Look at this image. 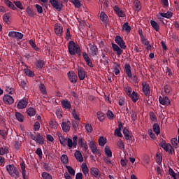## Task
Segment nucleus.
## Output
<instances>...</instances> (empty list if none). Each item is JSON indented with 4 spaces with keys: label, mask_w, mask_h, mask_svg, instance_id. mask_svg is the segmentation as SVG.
Listing matches in <instances>:
<instances>
[{
    "label": "nucleus",
    "mask_w": 179,
    "mask_h": 179,
    "mask_svg": "<svg viewBox=\"0 0 179 179\" xmlns=\"http://www.w3.org/2000/svg\"><path fill=\"white\" fill-rule=\"evenodd\" d=\"M142 86H143V88H142L143 92L145 94L146 97H149L150 94L149 84L146 83H143Z\"/></svg>",
    "instance_id": "17"
},
{
    "label": "nucleus",
    "mask_w": 179,
    "mask_h": 179,
    "mask_svg": "<svg viewBox=\"0 0 179 179\" xmlns=\"http://www.w3.org/2000/svg\"><path fill=\"white\" fill-rule=\"evenodd\" d=\"M36 142H38L41 145L44 144V138L39 133L36 134Z\"/></svg>",
    "instance_id": "35"
},
{
    "label": "nucleus",
    "mask_w": 179,
    "mask_h": 179,
    "mask_svg": "<svg viewBox=\"0 0 179 179\" xmlns=\"http://www.w3.org/2000/svg\"><path fill=\"white\" fill-rule=\"evenodd\" d=\"M78 144L80 145V148H83V150L87 151L88 150V145L83 138L80 137L78 140Z\"/></svg>",
    "instance_id": "18"
},
{
    "label": "nucleus",
    "mask_w": 179,
    "mask_h": 179,
    "mask_svg": "<svg viewBox=\"0 0 179 179\" xmlns=\"http://www.w3.org/2000/svg\"><path fill=\"white\" fill-rule=\"evenodd\" d=\"M35 66L37 69H42L45 66V63L43 59H36Z\"/></svg>",
    "instance_id": "20"
},
{
    "label": "nucleus",
    "mask_w": 179,
    "mask_h": 179,
    "mask_svg": "<svg viewBox=\"0 0 179 179\" xmlns=\"http://www.w3.org/2000/svg\"><path fill=\"white\" fill-rule=\"evenodd\" d=\"M161 147L166 152H169V153L170 155H173V153H175V150L173 148V146H171V144L170 143H163L161 144Z\"/></svg>",
    "instance_id": "5"
},
{
    "label": "nucleus",
    "mask_w": 179,
    "mask_h": 179,
    "mask_svg": "<svg viewBox=\"0 0 179 179\" xmlns=\"http://www.w3.org/2000/svg\"><path fill=\"white\" fill-rule=\"evenodd\" d=\"M129 97L131 99V101L134 103L137 102V101H138V99H139L138 94L137 92H135V91H132V92L131 93V94L129 95Z\"/></svg>",
    "instance_id": "24"
},
{
    "label": "nucleus",
    "mask_w": 179,
    "mask_h": 179,
    "mask_svg": "<svg viewBox=\"0 0 179 179\" xmlns=\"http://www.w3.org/2000/svg\"><path fill=\"white\" fill-rule=\"evenodd\" d=\"M50 3L54 9L57 10V12H60L62 10V2L59 1L58 0H50Z\"/></svg>",
    "instance_id": "3"
},
{
    "label": "nucleus",
    "mask_w": 179,
    "mask_h": 179,
    "mask_svg": "<svg viewBox=\"0 0 179 179\" xmlns=\"http://www.w3.org/2000/svg\"><path fill=\"white\" fill-rule=\"evenodd\" d=\"M62 105L65 109H70L71 108V104L69 103V101H62Z\"/></svg>",
    "instance_id": "41"
},
{
    "label": "nucleus",
    "mask_w": 179,
    "mask_h": 179,
    "mask_svg": "<svg viewBox=\"0 0 179 179\" xmlns=\"http://www.w3.org/2000/svg\"><path fill=\"white\" fill-rule=\"evenodd\" d=\"M172 15L171 11H168L166 13H159V17H158V19H162V17L170 19L172 17Z\"/></svg>",
    "instance_id": "29"
},
{
    "label": "nucleus",
    "mask_w": 179,
    "mask_h": 179,
    "mask_svg": "<svg viewBox=\"0 0 179 179\" xmlns=\"http://www.w3.org/2000/svg\"><path fill=\"white\" fill-rule=\"evenodd\" d=\"M27 114L30 117H33L36 115V110L33 107L28 108Z\"/></svg>",
    "instance_id": "42"
},
{
    "label": "nucleus",
    "mask_w": 179,
    "mask_h": 179,
    "mask_svg": "<svg viewBox=\"0 0 179 179\" xmlns=\"http://www.w3.org/2000/svg\"><path fill=\"white\" fill-rule=\"evenodd\" d=\"M29 45L34 48V50L36 52H41L40 48L37 47L35 42L33 41V39H31L29 41Z\"/></svg>",
    "instance_id": "34"
},
{
    "label": "nucleus",
    "mask_w": 179,
    "mask_h": 179,
    "mask_svg": "<svg viewBox=\"0 0 179 179\" xmlns=\"http://www.w3.org/2000/svg\"><path fill=\"white\" fill-rule=\"evenodd\" d=\"M20 166H21V173L23 179H29V173L26 171V166L24 162H21L20 163Z\"/></svg>",
    "instance_id": "10"
},
{
    "label": "nucleus",
    "mask_w": 179,
    "mask_h": 179,
    "mask_svg": "<svg viewBox=\"0 0 179 179\" xmlns=\"http://www.w3.org/2000/svg\"><path fill=\"white\" fill-rule=\"evenodd\" d=\"M55 31L57 36H62L63 34V27L61 24H55Z\"/></svg>",
    "instance_id": "13"
},
{
    "label": "nucleus",
    "mask_w": 179,
    "mask_h": 179,
    "mask_svg": "<svg viewBox=\"0 0 179 179\" xmlns=\"http://www.w3.org/2000/svg\"><path fill=\"white\" fill-rule=\"evenodd\" d=\"M59 141L60 143L62 145L63 147H66L67 138H64V136L60 137Z\"/></svg>",
    "instance_id": "60"
},
{
    "label": "nucleus",
    "mask_w": 179,
    "mask_h": 179,
    "mask_svg": "<svg viewBox=\"0 0 179 179\" xmlns=\"http://www.w3.org/2000/svg\"><path fill=\"white\" fill-rule=\"evenodd\" d=\"M106 142L105 141V138L104 137H100L99 138V144L101 147H103L105 146Z\"/></svg>",
    "instance_id": "59"
},
{
    "label": "nucleus",
    "mask_w": 179,
    "mask_h": 179,
    "mask_svg": "<svg viewBox=\"0 0 179 179\" xmlns=\"http://www.w3.org/2000/svg\"><path fill=\"white\" fill-rule=\"evenodd\" d=\"M70 121L69 120H67L66 122H63L62 123V130L64 131V132H69L70 131Z\"/></svg>",
    "instance_id": "21"
},
{
    "label": "nucleus",
    "mask_w": 179,
    "mask_h": 179,
    "mask_svg": "<svg viewBox=\"0 0 179 179\" xmlns=\"http://www.w3.org/2000/svg\"><path fill=\"white\" fill-rule=\"evenodd\" d=\"M131 79L130 83L133 84H137L139 83V80L138 79V77L136 75L131 74V77L129 78Z\"/></svg>",
    "instance_id": "45"
},
{
    "label": "nucleus",
    "mask_w": 179,
    "mask_h": 179,
    "mask_svg": "<svg viewBox=\"0 0 179 179\" xmlns=\"http://www.w3.org/2000/svg\"><path fill=\"white\" fill-rule=\"evenodd\" d=\"M125 73L127 74L128 78H132V72L131 70V66L129 64H127L124 65V69Z\"/></svg>",
    "instance_id": "23"
},
{
    "label": "nucleus",
    "mask_w": 179,
    "mask_h": 179,
    "mask_svg": "<svg viewBox=\"0 0 179 179\" xmlns=\"http://www.w3.org/2000/svg\"><path fill=\"white\" fill-rule=\"evenodd\" d=\"M113 72L116 76H118L120 74V64L115 63V64L113 66Z\"/></svg>",
    "instance_id": "36"
},
{
    "label": "nucleus",
    "mask_w": 179,
    "mask_h": 179,
    "mask_svg": "<svg viewBox=\"0 0 179 179\" xmlns=\"http://www.w3.org/2000/svg\"><path fill=\"white\" fill-rule=\"evenodd\" d=\"M14 4L18 9L21 10H24L23 4L20 1H14Z\"/></svg>",
    "instance_id": "40"
},
{
    "label": "nucleus",
    "mask_w": 179,
    "mask_h": 179,
    "mask_svg": "<svg viewBox=\"0 0 179 179\" xmlns=\"http://www.w3.org/2000/svg\"><path fill=\"white\" fill-rule=\"evenodd\" d=\"M4 3L6 6L9 8V9L13 10H17V7L15 6V4H13L12 1H10V0H4Z\"/></svg>",
    "instance_id": "26"
},
{
    "label": "nucleus",
    "mask_w": 179,
    "mask_h": 179,
    "mask_svg": "<svg viewBox=\"0 0 179 179\" xmlns=\"http://www.w3.org/2000/svg\"><path fill=\"white\" fill-rule=\"evenodd\" d=\"M66 168L67 169L69 174H71V176L76 175V171L74 170L73 168H72L71 166H66Z\"/></svg>",
    "instance_id": "56"
},
{
    "label": "nucleus",
    "mask_w": 179,
    "mask_h": 179,
    "mask_svg": "<svg viewBox=\"0 0 179 179\" xmlns=\"http://www.w3.org/2000/svg\"><path fill=\"white\" fill-rule=\"evenodd\" d=\"M100 19L103 24H108L110 22V20L104 11H101Z\"/></svg>",
    "instance_id": "16"
},
{
    "label": "nucleus",
    "mask_w": 179,
    "mask_h": 179,
    "mask_svg": "<svg viewBox=\"0 0 179 179\" xmlns=\"http://www.w3.org/2000/svg\"><path fill=\"white\" fill-rule=\"evenodd\" d=\"M6 170L8 173L15 179H17L20 176V172L17 170V168L13 165V164L6 166Z\"/></svg>",
    "instance_id": "2"
},
{
    "label": "nucleus",
    "mask_w": 179,
    "mask_h": 179,
    "mask_svg": "<svg viewBox=\"0 0 179 179\" xmlns=\"http://www.w3.org/2000/svg\"><path fill=\"white\" fill-rule=\"evenodd\" d=\"M20 86L24 89V90H27L28 89L27 83L24 80H22L19 83Z\"/></svg>",
    "instance_id": "63"
},
{
    "label": "nucleus",
    "mask_w": 179,
    "mask_h": 179,
    "mask_svg": "<svg viewBox=\"0 0 179 179\" xmlns=\"http://www.w3.org/2000/svg\"><path fill=\"white\" fill-rule=\"evenodd\" d=\"M89 147L91 149L94 155H99L101 156V153L99 151L94 141H90L89 143Z\"/></svg>",
    "instance_id": "7"
},
{
    "label": "nucleus",
    "mask_w": 179,
    "mask_h": 179,
    "mask_svg": "<svg viewBox=\"0 0 179 179\" xmlns=\"http://www.w3.org/2000/svg\"><path fill=\"white\" fill-rule=\"evenodd\" d=\"M91 174L95 177L96 178H98L99 176L100 171L98 168L92 167L90 169Z\"/></svg>",
    "instance_id": "27"
},
{
    "label": "nucleus",
    "mask_w": 179,
    "mask_h": 179,
    "mask_svg": "<svg viewBox=\"0 0 179 179\" xmlns=\"http://www.w3.org/2000/svg\"><path fill=\"white\" fill-rule=\"evenodd\" d=\"M122 30L125 31L127 33H129L131 31V26L129 25L128 22H125L123 24Z\"/></svg>",
    "instance_id": "46"
},
{
    "label": "nucleus",
    "mask_w": 179,
    "mask_h": 179,
    "mask_svg": "<svg viewBox=\"0 0 179 179\" xmlns=\"http://www.w3.org/2000/svg\"><path fill=\"white\" fill-rule=\"evenodd\" d=\"M67 146L69 149H72L74 147V143L73 140L70 138L66 137Z\"/></svg>",
    "instance_id": "49"
},
{
    "label": "nucleus",
    "mask_w": 179,
    "mask_h": 179,
    "mask_svg": "<svg viewBox=\"0 0 179 179\" xmlns=\"http://www.w3.org/2000/svg\"><path fill=\"white\" fill-rule=\"evenodd\" d=\"M69 53L71 56L78 55L80 58L82 55V50L78 43H76L73 41H71L68 43Z\"/></svg>",
    "instance_id": "1"
},
{
    "label": "nucleus",
    "mask_w": 179,
    "mask_h": 179,
    "mask_svg": "<svg viewBox=\"0 0 179 179\" xmlns=\"http://www.w3.org/2000/svg\"><path fill=\"white\" fill-rule=\"evenodd\" d=\"M159 103H161L162 106H169L171 104V101L168 96H159Z\"/></svg>",
    "instance_id": "11"
},
{
    "label": "nucleus",
    "mask_w": 179,
    "mask_h": 179,
    "mask_svg": "<svg viewBox=\"0 0 179 179\" xmlns=\"http://www.w3.org/2000/svg\"><path fill=\"white\" fill-rule=\"evenodd\" d=\"M24 73L26 74V76H27L29 78H33L35 76L34 72L32 71H31L30 69H25Z\"/></svg>",
    "instance_id": "53"
},
{
    "label": "nucleus",
    "mask_w": 179,
    "mask_h": 179,
    "mask_svg": "<svg viewBox=\"0 0 179 179\" xmlns=\"http://www.w3.org/2000/svg\"><path fill=\"white\" fill-rule=\"evenodd\" d=\"M71 3L77 9H80V8L82 6V4L79 0H71Z\"/></svg>",
    "instance_id": "47"
},
{
    "label": "nucleus",
    "mask_w": 179,
    "mask_h": 179,
    "mask_svg": "<svg viewBox=\"0 0 179 179\" xmlns=\"http://www.w3.org/2000/svg\"><path fill=\"white\" fill-rule=\"evenodd\" d=\"M50 126L51 128L56 129L58 127V123L55 120H51L50 122Z\"/></svg>",
    "instance_id": "57"
},
{
    "label": "nucleus",
    "mask_w": 179,
    "mask_h": 179,
    "mask_svg": "<svg viewBox=\"0 0 179 179\" xmlns=\"http://www.w3.org/2000/svg\"><path fill=\"white\" fill-rule=\"evenodd\" d=\"M134 5L136 8V11L140 12L141 10V4L139 0H135L134 2Z\"/></svg>",
    "instance_id": "32"
},
{
    "label": "nucleus",
    "mask_w": 179,
    "mask_h": 179,
    "mask_svg": "<svg viewBox=\"0 0 179 179\" xmlns=\"http://www.w3.org/2000/svg\"><path fill=\"white\" fill-rule=\"evenodd\" d=\"M26 11L28 13V15L30 16V17H33V16L35 15V13H34L33 10L29 7L27 8Z\"/></svg>",
    "instance_id": "62"
},
{
    "label": "nucleus",
    "mask_w": 179,
    "mask_h": 179,
    "mask_svg": "<svg viewBox=\"0 0 179 179\" xmlns=\"http://www.w3.org/2000/svg\"><path fill=\"white\" fill-rule=\"evenodd\" d=\"M152 130L157 135H159L160 134V127L158 123H155L153 124Z\"/></svg>",
    "instance_id": "33"
},
{
    "label": "nucleus",
    "mask_w": 179,
    "mask_h": 179,
    "mask_svg": "<svg viewBox=\"0 0 179 179\" xmlns=\"http://www.w3.org/2000/svg\"><path fill=\"white\" fill-rule=\"evenodd\" d=\"M129 131L128 130L127 128L126 127H124L123 129V135H124V139L127 140V141H129L131 138V136H130L129 134Z\"/></svg>",
    "instance_id": "30"
},
{
    "label": "nucleus",
    "mask_w": 179,
    "mask_h": 179,
    "mask_svg": "<svg viewBox=\"0 0 179 179\" xmlns=\"http://www.w3.org/2000/svg\"><path fill=\"white\" fill-rule=\"evenodd\" d=\"M117 147L121 149V150H124L125 149V146L124 143L122 142V141L121 139H120L118 141V142L117 143Z\"/></svg>",
    "instance_id": "61"
},
{
    "label": "nucleus",
    "mask_w": 179,
    "mask_h": 179,
    "mask_svg": "<svg viewBox=\"0 0 179 179\" xmlns=\"http://www.w3.org/2000/svg\"><path fill=\"white\" fill-rule=\"evenodd\" d=\"M41 176H42V178L43 179H53L52 176L50 175V173H48V172L46 171L42 172Z\"/></svg>",
    "instance_id": "48"
},
{
    "label": "nucleus",
    "mask_w": 179,
    "mask_h": 179,
    "mask_svg": "<svg viewBox=\"0 0 179 179\" xmlns=\"http://www.w3.org/2000/svg\"><path fill=\"white\" fill-rule=\"evenodd\" d=\"M8 152L9 150L6 146L0 147V155L3 156Z\"/></svg>",
    "instance_id": "37"
},
{
    "label": "nucleus",
    "mask_w": 179,
    "mask_h": 179,
    "mask_svg": "<svg viewBox=\"0 0 179 179\" xmlns=\"http://www.w3.org/2000/svg\"><path fill=\"white\" fill-rule=\"evenodd\" d=\"M15 117L16 119L20 121V122H24V115L19 113V112H16L15 113Z\"/></svg>",
    "instance_id": "44"
},
{
    "label": "nucleus",
    "mask_w": 179,
    "mask_h": 179,
    "mask_svg": "<svg viewBox=\"0 0 179 179\" xmlns=\"http://www.w3.org/2000/svg\"><path fill=\"white\" fill-rule=\"evenodd\" d=\"M112 48L116 55L120 56L123 53V50L119 45H116V43H112Z\"/></svg>",
    "instance_id": "14"
},
{
    "label": "nucleus",
    "mask_w": 179,
    "mask_h": 179,
    "mask_svg": "<svg viewBox=\"0 0 179 179\" xmlns=\"http://www.w3.org/2000/svg\"><path fill=\"white\" fill-rule=\"evenodd\" d=\"M82 171L83 172V173L87 176V174H89V169L87 167V166L86 165V164H83L82 165Z\"/></svg>",
    "instance_id": "54"
},
{
    "label": "nucleus",
    "mask_w": 179,
    "mask_h": 179,
    "mask_svg": "<svg viewBox=\"0 0 179 179\" xmlns=\"http://www.w3.org/2000/svg\"><path fill=\"white\" fill-rule=\"evenodd\" d=\"M83 56L84 58V60L87 63V66H88L90 68H93L94 65L92 62V59H90V57H89V55L86 53V52H83Z\"/></svg>",
    "instance_id": "15"
},
{
    "label": "nucleus",
    "mask_w": 179,
    "mask_h": 179,
    "mask_svg": "<svg viewBox=\"0 0 179 179\" xmlns=\"http://www.w3.org/2000/svg\"><path fill=\"white\" fill-rule=\"evenodd\" d=\"M61 162L64 164H67L69 163V157L66 155H62L61 157Z\"/></svg>",
    "instance_id": "52"
},
{
    "label": "nucleus",
    "mask_w": 179,
    "mask_h": 179,
    "mask_svg": "<svg viewBox=\"0 0 179 179\" xmlns=\"http://www.w3.org/2000/svg\"><path fill=\"white\" fill-rule=\"evenodd\" d=\"M3 100L6 104H12L14 102V99L10 95H5L3 98Z\"/></svg>",
    "instance_id": "22"
},
{
    "label": "nucleus",
    "mask_w": 179,
    "mask_h": 179,
    "mask_svg": "<svg viewBox=\"0 0 179 179\" xmlns=\"http://www.w3.org/2000/svg\"><path fill=\"white\" fill-rule=\"evenodd\" d=\"M90 50L92 51L93 55H97V52L99 50L97 46L94 43H90Z\"/></svg>",
    "instance_id": "28"
},
{
    "label": "nucleus",
    "mask_w": 179,
    "mask_h": 179,
    "mask_svg": "<svg viewBox=\"0 0 179 179\" xmlns=\"http://www.w3.org/2000/svg\"><path fill=\"white\" fill-rule=\"evenodd\" d=\"M169 174L173 178V179H178L177 178V174L176 172L173 170V169L169 168Z\"/></svg>",
    "instance_id": "55"
},
{
    "label": "nucleus",
    "mask_w": 179,
    "mask_h": 179,
    "mask_svg": "<svg viewBox=\"0 0 179 179\" xmlns=\"http://www.w3.org/2000/svg\"><path fill=\"white\" fill-rule=\"evenodd\" d=\"M3 21L6 22V23H8L10 22V13H8L3 15Z\"/></svg>",
    "instance_id": "58"
},
{
    "label": "nucleus",
    "mask_w": 179,
    "mask_h": 179,
    "mask_svg": "<svg viewBox=\"0 0 179 179\" xmlns=\"http://www.w3.org/2000/svg\"><path fill=\"white\" fill-rule=\"evenodd\" d=\"M115 42L119 45L122 50H126L127 45L125 41L120 36V35H116L115 38Z\"/></svg>",
    "instance_id": "4"
},
{
    "label": "nucleus",
    "mask_w": 179,
    "mask_h": 179,
    "mask_svg": "<svg viewBox=\"0 0 179 179\" xmlns=\"http://www.w3.org/2000/svg\"><path fill=\"white\" fill-rule=\"evenodd\" d=\"M77 70L80 80H83L86 76L85 70L81 66H79Z\"/></svg>",
    "instance_id": "19"
},
{
    "label": "nucleus",
    "mask_w": 179,
    "mask_h": 179,
    "mask_svg": "<svg viewBox=\"0 0 179 179\" xmlns=\"http://www.w3.org/2000/svg\"><path fill=\"white\" fill-rule=\"evenodd\" d=\"M105 154L106 155L109 157L111 158L113 157V152L110 150V148L108 146L105 147Z\"/></svg>",
    "instance_id": "39"
},
{
    "label": "nucleus",
    "mask_w": 179,
    "mask_h": 179,
    "mask_svg": "<svg viewBox=\"0 0 179 179\" xmlns=\"http://www.w3.org/2000/svg\"><path fill=\"white\" fill-rule=\"evenodd\" d=\"M67 76L72 84H76L78 80L76 73H75L74 71H69L67 73Z\"/></svg>",
    "instance_id": "6"
},
{
    "label": "nucleus",
    "mask_w": 179,
    "mask_h": 179,
    "mask_svg": "<svg viewBox=\"0 0 179 179\" xmlns=\"http://www.w3.org/2000/svg\"><path fill=\"white\" fill-rule=\"evenodd\" d=\"M124 91L125 92L127 95H128V96L129 97L130 95L131 94V93L133 92V89H132V87H131L128 86V85H127L124 87Z\"/></svg>",
    "instance_id": "31"
},
{
    "label": "nucleus",
    "mask_w": 179,
    "mask_h": 179,
    "mask_svg": "<svg viewBox=\"0 0 179 179\" xmlns=\"http://www.w3.org/2000/svg\"><path fill=\"white\" fill-rule=\"evenodd\" d=\"M150 23H151V26L152 27V28L155 31H159V25L157 24V22L156 21H154L153 20H151Z\"/></svg>",
    "instance_id": "38"
},
{
    "label": "nucleus",
    "mask_w": 179,
    "mask_h": 179,
    "mask_svg": "<svg viewBox=\"0 0 179 179\" xmlns=\"http://www.w3.org/2000/svg\"><path fill=\"white\" fill-rule=\"evenodd\" d=\"M113 10L118 17L124 18L126 15L124 11L119 8V6H115Z\"/></svg>",
    "instance_id": "12"
},
{
    "label": "nucleus",
    "mask_w": 179,
    "mask_h": 179,
    "mask_svg": "<svg viewBox=\"0 0 179 179\" xmlns=\"http://www.w3.org/2000/svg\"><path fill=\"white\" fill-rule=\"evenodd\" d=\"M28 103H29V102H28L27 99L23 98L17 104V108L18 109H24L27 106Z\"/></svg>",
    "instance_id": "8"
},
{
    "label": "nucleus",
    "mask_w": 179,
    "mask_h": 179,
    "mask_svg": "<svg viewBox=\"0 0 179 179\" xmlns=\"http://www.w3.org/2000/svg\"><path fill=\"white\" fill-rule=\"evenodd\" d=\"M171 142L175 149L178 148V140L176 138H173Z\"/></svg>",
    "instance_id": "51"
},
{
    "label": "nucleus",
    "mask_w": 179,
    "mask_h": 179,
    "mask_svg": "<svg viewBox=\"0 0 179 179\" xmlns=\"http://www.w3.org/2000/svg\"><path fill=\"white\" fill-rule=\"evenodd\" d=\"M8 36L13 37V38H16L18 40H21L22 38H23L24 34H22L21 32H17V31H9Z\"/></svg>",
    "instance_id": "9"
},
{
    "label": "nucleus",
    "mask_w": 179,
    "mask_h": 179,
    "mask_svg": "<svg viewBox=\"0 0 179 179\" xmlns=\"http://www.w3.org/2000/svg\"><path fill=\"white\" fill-rule=\"evenodd\" d=\"M150 120L152 121V122H157V115L154 113H151L150 114Z\"/></svg>",
    "instance_id": "64"
},
{
    "label": "nucleus",
    "mask_w": 179,
    "mask_h": 179,
    "mask_svg": "<svg viewBox=\"0 0 179 179\" xmlns=\"http://www.w3.org/2000/svg\"><path fill=\"white\" fill-rule=\"evenodd\" d=\"M39 90L43 94H47V90L45 85L42 83H40Z\"/></svg>",
    "instance_id": "50"
},
{
    "label": "nucleus",
    "mask_w": 179,
    "mask_h": 179,
    "mask_svg": "<svg viewBox=\"0 0 179 179\" xmlns=\"http://www.w3.org/2000/svg\"><path fill=\"white\" fill-rule=\"evenodd\" d=\"M75 158L78 160V162L83 163V157L82 153L79 150H76L74 153Z\"/></svg>",
    "instance_id": "25"
},
{
    "label": "nucleus",
    "mask_w": 179,
    "mask_h": 179,
    "mask_svg": "<svg viewBox=\"0 0 179 179\" xmlns=\"http://www.w3.org/2000/svg\"><path fill=\"white\" fill-rule=\"evenodd\" d=\"M171 86L169 85V84H166L164 86V92L166 94L168 95H171Z\"/></svg>",
    "instance_id": "43"
}]
</instances>
